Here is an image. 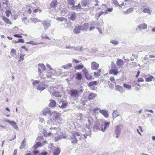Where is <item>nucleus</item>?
I'll return each mask as SVG.
<instances>
[{"label":"nucleus","instance_id":"obj_1","mask_svg":"<svg viewBox=\"0 0 155 155\" xmlns=\"http://www.w3.org/2000/svg\"><path fill=\"white\" fill-rule=\"evenodd\" d=\"M81 138V136L78 132H75L71 135L69 139L72 143H76Z\"/></svg>","mask_w":155,"mask_h":155},{"label":"nucleus","instance_id":"obj_2","mask_svg":"<svg viewBox=\"0 0 155 155\" xmlns=\"http://www.w3.org/2000/svg\"><path fill=\"white\" fill-rule=\"evenodd\" d=\"M69 94L71 98H73L74 100H76L78 99V97L80 96V93L78 90L72 89L70 90Z\"/></svg>","mask_w":155,"mask_h":155},{"label":"nucleus","instance_id":"obj_3","mask_svg":"<svg viewBox=\"0 0 155 155\" xmlns=\"http://www.w3.org/2000/svg\"><path fill=\"white\" fill-rule=\"evenodd\" d=\"M86 121L85 126L88 129H90V127L95 122L93 118L91 117H88Z\"/></svg>","mask_w":155,"mask_h":155},{"label":"nucleus","instance_id":"obj_4","mask_svg":"<svg viewBox=\"0 0 155 155\" xmlns=\"http://www.w3.org/2000/svg\"><path fill=\"white\" fill-rule=\"evenodd\" d=\"M104 123L102 122H97L93 126V128L97 130H102V127L104 126Z\"/></svg>","mask_w":155,"mask_h":155},{"label":"nucleus","instance_id":"obj_5","mask_svg":"<svg viewBox=\"0 0 155 155\" xmlns=\"http://www.w3.org/2000/svg\"><path fill=\"white\" fill-rule=\"evenodd\" d=\"M43 114L44 115L46 116L48 115L49 116H51L53 114L51 113L50 108L49 107H46L43 110Z\"/></svg>","mask_w":155,"mask_h":155},{"label":"nucleus","instance_id":"obj_6","mask_svg":"<svg viewBox=\"0 0 155 155\" xmlns=\"http://www.w3.org/2000/svg\"><path fill=\"white\" fill-rule=\"evenodd\" d=\"M82 71L84 73L86 78L87 80H90L92 78V76L89 74L86 69H84Z\"/></svg>","mask_w":155,"mask_h":155},{"label":"nucleus","instance_id":"obj_7","mask_svg":"<svg viewBox=\"0 0 155 155\" xmlns=\"http://www.w3.org/2000/svg\"><path fill=\"white\" fill-rule=\"evenodd\" d=\"M99 64L94 61H93L91 64V68L92 70H96L99 67Z\"/></svg>","mask_w":155,"mask_h":155},{"label":"nucleus","instance_id":"obj_8","mask_svg":"<svg viewBox=\"0 0 155 155\" xmlns=\"http://www.w3.org/2000/svg\"><path fill=\"white\" fill-rule=\"evenodd\" d=\"M124 61L121 59H117L116 64L117 67L119 68H122V66L124 64Z\"/></svg>","mask_w":155,"mask_h":155},{"label":"nucleus","instance_id":"obj_9","mask_svg":"<svg viewBox=\"0 0 155 155\" xmlns=\"http://www.w3.org/2000/svg\"><path fill=\"white\" fill-rule=\"evenodd\" d=\"M137 27L139 29L140 31L142 30H144L147 28V25L145 23H143L138 25Z\"/></svg>","mask_w":155,"mask_h":155},{"label":"nucleus","instance_id":"obj_10","mask_svg":"<svg viewBox=\"0 0 155 155\" xmlns=\"http://www.w3.org/2000/svg\"><path fill=\"white\" fill-rule=\"evenodd\" d=\"M6 122H8L9 124H10L16 130H18V127L17 126L15 122L12 121H10L8 120H7L5 121Z\"/></svg>","mask_w":155,"mask_h":155},{"label":"nucleus","instance_id":"obj_11","mask_svg":"<svg viewBox=\"0 0 155 155\" xmlns=\"http://www.w3.org/2000/svg\"><path fill=\"white\" fill-rule=\"evenodd\" d=\"M76 14L75 13H73L69 16L68 18L70 21H73L76 19Z\"/></svg>","mask_w":155,"mask_h":155},{"label":"nucleus","instance_id":"obj_12","mask_svg":"<svg viewBox=\"0 0 155 155\" xmlns=\"http://www.w3.org/2000/svg\"><path fill=\"white\" fill-rule=\"evenodd\" d=\"M42 24L45 30H46L50 25V22L45 20L42 22Z\"/></svg>","mask_w":155,"mask_h":155},{"label":"nucleus","instance_id":"obj_13","mask_svg":"<svg viewBox=\"0 0 155 155\" xmlns=\"http://www.w3.org/2000/svg\"><path fill=\"white\" fill-rule=\"evenodd\" d=\"M48 85H44L43 86L42 85L40 84L38 86L37 90L41 91L48 87Z\"/></svg>","mask_w":155,"mask_h":155},{"label":"nucleus","instance_id":"obj_14","mask_svg":"<svg viewBox=\"0 0 155 155\" xmlns=\"http://www.w3.org/2000/svg\"><path fill=\"white\" fill-rule=\"evenodd\" d=\"M67 104L68 103L66 102L65 101H61L59 103V106L60 107L64 108L66 107Z\"/></svg>","mask_w":155,"mask_h":155},{"label":"nucleus","instance_id":"obj_15","mask_svg":"<svg viewBox=\"0 0 155 155\" xmlns=\"http://www.w3.org/2000/svg\"><path fill=\"white\" fill-rule=\"evenodd\" d=\"M118 70L117 68L116 69L111 68L109 71V73L114 75H117L118 73Z\"/></svg>","mask_w":155,"mask_h":155},{"label":"nucleus","instance_id":"obj_16","mask_svg":"<svg viewBox=\"0 0 155 155\" xmlns=\"http://www.w3.org/2000/svg\"><path fill=\"white\" fill-rule=\"evenodd\" d=\"M81 29L80 26H77L73 30V32L75 34H78L80 33Z\"/></svg>","mask_w":155,"mask_h":155},{"label":"nucleus","instance_id":"obj_17","mask_svg":"<svg viewBox=\"0 0 155 155\" xmlns=\"http://www.w3.org/2000/svg\"><path fill=\"white\" fill-rule=\"evenodd\" d=\"M89 24L88 23H85L83 25L80 26L81 29L83 31H86L88 28Z\"/></svg>","mask_w":155,"mask_h":155},{"label":"nucleus","instance_id":"obj_18","mask_svg":"<svg viewBox=\"0 0 155 155\" xmlns=\"http://www.w3.org/2000/svg\"><path fill=\"white\" fill-rule=\"evenodd\" d=\"M122 127V126L121 125L116 126L115 130V133L120 134Z\"/></svg>","mask_w":155,"mask_h":155},{"label":"nucleus","instance_id":"obj_19","mask_svg":"<svg viewBox=\"0 0 155 155\" xmlns=\"http://www.w3.org/2000/svg\"><path fill=\"white\" fill-rule=\"evenodd\" d=\"M97 96V94L93 93H90L88 97V99L89 100H92L93 98H95Z\"/></svg>","mask_w":155,"mask_h":155},{"label":"nucleus","instance_id":"obj_20","mask_svg":"<svg viewBox=\"0 0 155 155\" xmlns=\"http://www.w3.org/2000/svg\"><path fill=\"white\" fill-rule=\"evenodd\" d=\"M115 88L117 91H119L121 93H123L124 91L123 87L120 85H116Z\"/></svg>","mask_w":155,"mask_h":155},{"label":"nucleus","instance_id":"obj_21","mask_svg":"<svg viewBox=\"0 0 155 155\" xmlns=\"http://www.w3.org/2000/svg\"><path fill=\"white\" fill-rule=\"evenodd\" d=\"M58 4V2L57 0H52L51 3L50 4V5L51 8H55Z\"/></svg>","mask_w":155,"mask_h":155},{"label":"nucleus","instance_id":"obj_22","mask_svg":"<svg viewBox=\"0 0 155 155\" xmlns=\"http://www.w3.org/2000/svg\"><path fill=\"white\" fill-rule=\"evenodd\" d=\"M91 0H84L81 2V5L85 7L89 5L91 3Z\"/></svg>","mask_w":155,"mask_h":155},{"label":"nucleus","instance_id":"obj_23","mask_svg":"<svg viewBox=\"0 0 155 155\" xmlns=\"http://www.w3.org/2000/svg\"><path fill=\"white\" fill-rule=\"evenodd\" d=\"M99 112L102 114L105 117H107L108 116V114L107 111L103 110H100Z\"/></svg>","mask_w":155,"mask_h":155},{"label":"nucleus","instance_id":"obj_24","mask_svg":"<svg viewBox=\"0 0 155 155\" xmlns=\"http://www.w3.org/2000/svg\"><path fill=\"white\" fill-rule=\"evenodd\" d=\"M43 144L41 142H39L35 144L34 145L33 148L35 149H36L38 148L43 146Z\"/></svg>","mask_w":155,"mask_h":155},{"label":"nucleus","instance_id":"obj_25","mask_svg":"<svg viewBox=\"0 0 155 155\" xmlns=\"http://www.w3.org/2000/svg\"><path fill=\"white\" fill-rule=\"evenodd\" d=\"M110 123V122H104V127L103 128V127H102V131L103 132H104L105 130L106 129V128L109 126Z\"/></svg>","mask_w":155,"mask_h":155},{"label":"nucleus","instance_id":"obj_26","mask_svg":"<svg viewBox=\"0 0 155 155\" xmlns=\"http://www.w3.org/2000/svg\"><path fill=\"white\" fill-rule=\"evenodd\" d=\"M52 94L53 96L56 97H61V95L60 94L58 91L53 92L52 93Z\"/></svg>","mask_w":155,"mask_h":155},{"label":"nucleus","instance_id":"obj_27","mask_svg":"<svg viewBox=\"0 0 155 155\" xmlns=\"http://www.w3.org/2000/svg\"><path fill=\"white\" fill-rule=\"evenodd\" d=\"M50 103L49 104V106L50 107H54L56 104V102L54 100H50Z\"/></svg>","mask_w":155,"mask_h":155},{"label":"nucleus","instance_id":"obj_28","mask_svg":"<svg viewBox=\"0 0 155 155\" xmlns=\"http://www.w3.org/2000/svg\"><path fill=\"white\" fill-rule=\"evenodd\" d=\"M133 8H128V9L126 11H124L123 12V13L124 14H129L131 12H132L134 10Z\"/></svg>","mask_w":155,"mask_h":155},{"label":"nucleus","instance_id":"obj_29","mask_svg":"<svg viewBox=\"0 0 155 155\" xmlns=\"http://www.w3.org/2000/svg\"><path fill=\"white\" fill-rule=\"evenodd\" d=\"M61 152V150L59 148H56L53 152V155H58Z\"/></svg>","mask_w":155,"mask_h":155},{"label":"nucleus","instance_id":"obj_30","mask_svg":"<svg viewBox=\"0 0 155 155\" xmlns=\"http://www.w3.org/2000/svg\"><path fill=\"white\" fill-rule=\"evenodd\" d=\"M105 14V11H101L99 12H97L95 14L96 16L99 18L101 15L104 14Z\"/></svg>","mask_w":155,"mask_h":155},{"label":"nucleus","instance_id":"obj_31","mask_svg":"<svg viewBox=\"0 0 155 155\" xmlns=\"http://www.w3.org/2000/svg\"><path fill=\"white\" fill-rule=\"evenodd\" d=\"M72 66V64L71 63H69L65 65H63L62 67L65 69H69L71 68Z\"/></svg>","mask_w":155,"mask_h":155},{"label":"nucleus","instance_id":"obj_32","mask_svg":"<svg viewBox=\"0 0 155 155\" xmlns=\"http://www.w3.org/2000/svg\"><path fill=\"white\" fill-rule=\"evenodd\" d=\"M2 19L5 21L6 23L8 24H11V23L10 20L8 18H7L6 17L3 16L2 17Z\"/></svg>","mask_w":155,"mask_h":155},{"label":"nucleus","instance_id":"obj_33","mask_svg":"<svg viewBox=\"0 0 155 155\" xmlns=\"http://www.w3.org/2000/svg\"><path fill=\"white\" fill-rule=\"evenodd\" d=\"M101 72V69H98L97 72H94V75L95 77H98L100 75V73Z\"/></svg>","mask_w":155,"mask_h":155},{"label":"nucleus","instance_id":"obj_34","mask_svg":"<svg viewBox=\"0 0 155 155\" xmlns=\"http://www.w3.org/2000/svg\"><path fill=\"white\" fill-rule=\"evenodd\" d=\"M26 143V139L25 138L22 141L21 143V146L20 147V149L24 148L25 145V143Z\"/></svg>","mask_w":155,"mask_h":155},{"label":"nucleus","instance_id":"obj_35","mask_svg":"<svg viewBox=\"0 0 155 155\" xmlns=\"http://www.w3.org/2000/svg\"><path fill=\"white\" fill-rule=\"evenodd\" d=\"M114 118H116L119 116L118 112L117 110H114L112 113Z\"/></svg>","mask_w":155,"mask_h":155},{"label":"nucleus","instance_id":"obj_36","mask_svg":"<svg viewBox=\"0 0 155 155\" xmlns=\"http://www.w3.org/2000/svg\"><path fill=\"white\" fill-rule=\"evenodd\" d=\"M142 12L144 13H146L149 15L151 14V12L150 9L148 8H144Z\"/></svg>","mask_w":155,"mask_h":155},{"label":"nucleus","instance_id":"obj_37","mask_svg":"<svg viewBox=\"0 0 155 155\" xmlns=\"http://www.w3.org/2000/svg\"><path fill=\"white\" fill-rule=\"evenodd\" d=\"M38 66L39 67L41 68L43 71H44L46 69V66L45 65L43 64H38Z\"/></svg>","mask_w":155,"mask_h":155},{"label":"nucleus","instance_id":"obj_38","mask_svg":"<svg viewBox=\"0 0 155 155\" xmlns=\"http://www.w3.org/2000/svg\"><path fill=\"white\" fill-rule=\"evenodd\" d=\"M77 77L76 78L79 80H81L82 78V76L81 74L80 73H78L77 74Z\"/></svg>","mask_w":155,"mask_h":155},{"label":"nucleus","instance_id":"obj_39","mask_svg":"<svg viewBox=\"0 0 155 155\" xmlns=\"http://www.w3.org/2000/svg\"><path fill=\"white\" fill-rule=\"evenodd\" d=\"M154 77L151 75L149 76V77L145 79V81L147 82L151 81L152 79Z\"/></svg>","mask_w":155,"mask_h":155},{"label":"nucleus","instance_id":"obj_40","mask_svg":"<svg viewBox=\"0 0 155 155\" xmlns=\"http://www.w3.org/2000/svg\"><path fill=\"white\" fill-rule=\"evenodd\" d=\"M97 84V81H91L90 82L89 84L88 85L89 86H92L94 85H95Z\"/></svg>","mask_w":155,"mask_h":155},{"label":"nucleus","instance_id":"obj_41","mask_svg":"<svg viewBox=\"0 0 155 155\" xmlns=\"http://www.w3.org/2000/svg\"><path fill=\"white\" fill-rule=\"evenodd\" d=\"M16 51L14 49H12L11 51V55L12 56H15L16 54Z\"/></svg>","mask_w":155,"mask_h":155},{"label":"nucleus","instance_id":"obj_42","mask_svg":"<svg viewBox=\"0 0 155 155\" xmlns=\"http://www.w3.org/2000/svg\"><path fill=\"white\" fill-rule=\"evenodd\" d=\"M111 2L112 4L115 5L116 6H120L118 2H117V0H112Z\"/></svg>","mask_w":155,"mask_h":155},{"label":"nucleus","instance_id":"obj_43","mask_svg":"<svg viewBox=\"0 0 155 155\" xmlns=\"http://www.w3.org/2000/svg\"><path fill=\"white\" fill-rule=\"evenodd\" d=\"M57 20H58L61 21H64L65 22H66L67 21V19L66 18L63 17L58 18H57Z\"/></svg>","mask_w":155,"mask_h":155},{"label":"nucleus","instance_id":"obj_44","mask_svg":"<svg viewBox=\"0 0 155 155\" xmlns=\"http://www.w3.org/2000/svg\"><path fill=\"white\" fill-rule=\"evenodd\" d=\"M30 19L34 23H36L38 21L41 22L40 21L38 20V18H31Z\"/></svg>","mask_w":155,"mask_h":155},{"label":"nucleus","instance_id":"obj_45","mask_svg":"<svg viewBox=\"0 0 155 155\" xmlns=\"http://www.w3.org/2000/svg\"><path fill=\"white\" fill-rule=\"evenodd\" d=\"M75 2L74 0H67L68 3L71 5L74 4Z\"/></svg>","mask_w":155,"mask_h":155},{"label":"nucleus","instance_id":"obj_46","mask_svg":"<svg viewBox=\"0 0 155 155\" xmlns=\"http://www.w3.org/2000/svg\"><path fill=\"white\" fill-rule=\"evenodd\" d=\"M101 7L102 8V10H104V11H105L107 7V5L106 4H102Z\"/></svg>","mask_w":155,"mask_h":155},{"label":"nucleus","instance_id":"obj_47","mask_svg":"<svg viewBox=\"0 0 155 155\" xmlns=\"http://www.w3.org/2000/svg\"><path fill=\"white\" fill-rule=\"evenodd\" d=\"M123 86L124 87L129 89H130L131 88V87L130 85L126 83H124Z\"/></svg>","mask_w":155,"mask_h":155},{"label":"nucleus","instance_id":"obj_48","mask_svg":"<svg viewBox=\"0 0 155 155\" xmlns=\"http://www.w3.org/2000/svg\"><path fill=\"white\" fill-rule=\"evenodd\" d=\"M113 11V8H107V9L105 11V14H107L108 13V12H112Z\"/></svg>","mask_w":155,"mask_h":155},{"label":"nucleus","instance_id":"obj_49","mask_svg":"<svg viewBox=\"0 0 155 155\" xmlns=\"http://www.w3.org/2000/svg\"><path fill=\"white\" fill-rule=\"evenodd\" d=\"M84 66L83 65H78L75 67V68L76 69L79 70L80 69H82L84 68Z\"/></svg>","mask_w":155,"mask_h":155},{"label":"nucleus","instance_id":"obj_50","mask_svg":"<svg viewBox=\"0 0 155 155\" xmlns=\"http://www.w3.org/2000/svg\"><path fill=\"white\" fill-rule=\"evenodd\" d=\"M25 55H23L22 54H20L19 59L18 60L19 61H22L24 59V56Z\"/></svg>","mask_w":155,"mask_h":155},{"label":"nucleus","instance_id":"obj_51","mask_svg":"<svg viewBox=\"0 0 155 155\" xmlns=\"http://www.w3.org/2000/svg\"><path fill=\"white\" fill-rule=\"evenodd\" d=\"M104 25V22L103 20H101L100 22H98L97 25L101 27L103 26Z\"/></svg>","mask_w":155,"mask_h":155},{"label":"nucleus","instance_id":"obj_52","mask_svg":"<svg viewBox=\"0 0 155 155\" xmlns=\"http://www.w3.org/2000/svg\"><path fill=\"white\" fill-rule=\"evenodd\" d=\"M110 43H112V44L115 45H117L118 44V42L115 40H112L110 41Z\"/></svg>","mask_w":155,"mask_h":155},{"label":"nucleus","instance_id":"obj_53","mask_svg":"<svg viewBox=\"0 0 155 155\" xmlns=\"http://www.w3.org/2000/svg\"><path fill=\"white\" fill-rule=\"evenodd\" d=\"M71 8L72 9V10H76L79 8L77 5L75 6L74 4L72 5Z\"/></svg>","mask_w":155,"mask_h":155},{"label":"nucleus","instance_id":"obj_54","mask_svg":"<svg viewBox=\"0 0 155 155\" xmlns=\"http://www.w3.org/2000/svg\"><path fill=\"white\" fill-rule=\"evenodd\" d=\"M111 68H115L116 69L117 68L114 62L112 61L111 64Z\"/></svg>","mask_w":155,"mask_h":155},{"label":"nucleus","instance_id":"obj_55","mask_svg":"<svg viewBox=\"0 0 155 155\" xmlns=\"http://www.w3.org/2000/svg\"><path fill=\"white\" fill-rule=\"evenodd\" d=\"M26 43L27 44H30L33 45L39 44L37 43L34 41H30L29 42H26Z\"/></svg>","mask_w":155,"mask_h":155},{"label":"nucleus","instance_id":"obj_56","mask_svg":"<svg viewBox=\"0 0 155 155\" xmlns=\"http://www.w3.org/2000/svg\"><path fill=\"white\" fill-rule=\"evenodd\" d=\"M27 18L26 17H24L22 19V22L25 24H27Z\"/></svg>","mask_w":155,"mask_h":155},{"label":"nucleus","instance_id":"obj_57","mask_svg":"<svg viewBox=\"0 0 155 155\" xmlns=\"http://www.w3.org/2000/svg\"><path fill=\"white\" fill-rule=\"evenodd\" d=\"M62 137L61 136H58L57 137H56L55 138V142L57 141L58 140L61 139Z\"/></svg>","mask_w":155,"mask_h":155},{"label":"nucleus","instance_id":"obj_58","mask_svg":"<svg viewBox=\"0 0 155 155\" xmlns=\"http://www.w3.org/2000/svg\"><path fill=\"white\" fill-rule=\"evenodd\" d=\"M130 65L131 67H135L137 66V63L135 62H132L131 64H130Z\"/></svg>","mask_w":155,"mask_h":155},{"label":"nucleus","instance_id":"obj_59","mask_svg":"<svg viewBox=\"0 0 155 155\" xmlns=\"http://www.w3.org/2000/svg\"><path fill=\"white\" fill-rule=\"evenodd\" d=\"M32 9H33V12L35 13H36L37 12H38L39 13L41 12L42 11L41 9H33V8H32Z\"/></svg>","mask_w":155,"mask_h":155},{"label":"nucleus","instance_id":"obj_60","mask_svg":"<svg viewBox=\"0 0 155 155\" xmlns=\"http://www.w3.org/2000/svg\"><path fill=\"white\" fill-rule=\"evenodd\" d=\"M5 13L6 16L8 17H9L10 16V14H11V12L10 11L7 10L5 12Z\"/></svg>","mask_w":155,"mask_h":155},{"label":"nucleus","instance_id":"obj_61","mask_svg":"<svg viewBox=\"0 0 155 155\" xmlns=\"http://www.w3.org/2000/svg\"><path fill=\"white\" fill-rule=\"evenodd\" d=\"M59 115L56 114V115H55V117L53 120L55 121L57 120L59 118Z\"/></svg>","mask_w":155,"mask_h":155},{"label":"nucleus","instance_id":"obj_62","mask_svg":"<svg viewBox=\"0 0 155 155\" xmlns=\"http://www.w3.org/2000/svg\"><path fill=\"white\" fill-rule=\"evenodd\" d=\"M40 81L38 80L35 81L33 82V84L34 85H35L36 84H38L39 83Z\"/></svg>","mask_w":155,"mask_h":155},{"label":"nucleus","instance_id":"obj_63","mask_svg":"<svg viewBox=\"0 0 155 155\" xmlns=\"http://www.w3.org/2000/svg\"><path fill=\"white\" fill-rule=\"evenodd\" d=\"M54 88L52 87H50L48 89V91L50 93L54 90Z\"/></svg>","mask_w":155,"mask_h":155},{"label":"nucleus","instance_id":"obj_64","mask_svg":"<svg viewBox=\"0 0 155 155\" xmlns=\"http://www.w3.org/2000/svg\"><path fill=\"white\" fill-rule=\"evenodd\" d=\"M110 80L113 83H114V82H115V80L114 78L113 77H110Z\"/></svg>","mask_w":155,"mask_h":155}]
</instances>
